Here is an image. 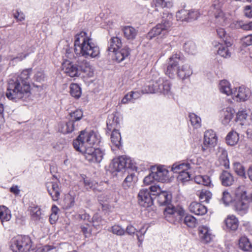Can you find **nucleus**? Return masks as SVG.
Instances as JSON below:
<instances>
[{
	"label": "nucleus",
	"mask_w": 252,
	"mask_h": 252,
	"mask_svg": "<svg viewBox=\"0 0 252 252\" xmlns=\"http://www.w3.org/2000/svg\"><path fill=\"white\" fill-rule=\"evenodd\" d=\"M172 20L173 17L171 14H164L161 22L150 31L148 33L147 38L152 39L157 36L163 37L167 35L171 30Z\"/></svg>",
	"instance_id": "5"
},
{
	"label": "nucleus",
	"mask_w": 252,
	"mask_h": 252,
	"mask_svg": "<svg viewBox=\"0 0 252 252\" xmlns=\"http://www.w3.org/2000/svg\"><path fill=\"white\" fill-rule=\"evenodd\" d=\"M221 5L218 0H215L212 6V7L215 10L214 11V15L216 19H218L220 23L224 22L225 20L224 15L222 11L220 9Z\"/></svg>",
	"instance_id": "30"
},
{
	"label": "nucleus",
	"mask_w": 252,
	"mask_h": 252,
	"mask_svg": "<svg viewBox=\"0 0 252 252\" xmlns=\"http://www.w3.org/2000/svg\"><path fill=\"white\" fill-rule=\"evenodd\" d=\"M81 230L85 237H90L92 235V227L88 224L81 226Z\"/></svg>",
	"instance_id": "58"
},
{
	"label": "nucleus",
	"mask_w": 252,
	"mask_h": 252,
	"mask_svg": "<svg viewBox=\"0 0 252 252\" xmlns=\"http://www.w3.org/2000/svg\"><path fill=\"white\" fill-rule=\"evenodd\" d=\"M108 231L118 236L124 235L126 233L125 230L119 225H114L111 226Z\"/></svg>",
	"instance_id": "49"
},
{
	"label": "nucleus",
	"mask_w": 252,
	"mask_h": 252,
	"mask_svg": "<svg viewBox=\"0 0 252 252\" xmlns=\"http://www.w3.org/2000/svg\"><path fill=\"white\" fill-rule=\"evenodd\" d=\"M157 201L160 205H165L171 200V195L165 191H161L157 196Z\"/></svg>",
	"instance_id": "34"
},
{
	"label": "nucleus",
	"mask_w": 252,
	"mask_h": 252,
	"mask_svg": "<svg viewBox=\"0 0 252 252\" xmlns=\"http://www.w3.org/2000/svg\"><path fill=\"white\" fill-rule=\"evenodd\" d=\"M70 94L75 98H80L82 94L80 87L77 84H71L70 86Z\"/></svg>",
	"instance_id": "44"
},
{
	"label": "nucleus",
	"mask_w": 252,
	"mask_h": 252,
	"mask_svg": "<svg viewBox=\"0 0 252 252\" xmlns=\"http://www.w3.org/2000/svg\"><path fill=\"white\" fill-rule=\"evenodd\" d=\"M13 15L17 22H22L25 19V16L24 13L18 9L16 10L15 11L13 12Z\"/></svg>",
	"instance_id": "62"
},
{
	"label": "nucleus",
	"mask_w": 252,
	"mask_h": 252,
	"mask_svg": "<svg viewBox=\"0 0 252 252\" xmlns=\"http://www.w3.org/2000/svg\"><path fill=\"white\" fill-rule=\"evenodd\" d=\"M114 193L111 192H105L100 194L98 197L100 203H111L113 199Z\"/></svg>",
	"instance_id": "45"
},
{
	"label": "nucleus",
	"mask_w": 252,
	"mask_h": 252,
	"mask_svg": "<svg viewBox=\"0 0 252 252\" xmlns=\"http://www.w3.org/2000/svg\"><path fill=\"white\" fill-rule=\"evenodd\" d=\"M242 44L245 47L252 45V34L245 36L241 38Z\"/></svg>",
	"instance_id": "61"
},
{
	"label": "nucleus",
	"mask_w": 252,
	"mask_h": 252,
	"mask_svg": "<svg viewBox=\"0 0 252 252\" xmlns=\"http://www.w3.org/2000/svg\"><path fill=\"white\" fill-rule=\"evenodd\" d=\"M124 37L127 40H134L137 34L138 30L131 26H124L122 28Z\"/></svg>",
	"instance_id": "25"
},
{
	"label": "nucleus",
	"mask_w": 252,
	"mask_h": 252,
	"mask_svg": "<svg viewBox=\"0 0 252 252\" xmlns=\"http://www.w3.org/2000/svg\"><path fill=\"white\" fill-rule=\"evenodd\" d=\"M248 114L246 110H239L236 114V122H239L241 125H247L248 124Z\"/></svg>",
	"instance_id": "37"
},
{
	"label": "nucleus",
	"mask_w": 252,
	"mask_h": 252,
	"mask_svg": "<svg viewBox=\"0 0 252 252\" xmlns=\"http://www.w3.org/2000/svg\"><path fill=\"white\" fill-rule=\"evenodd\" d=\"M189 11L185 9H182L177 13L176 17L178 20L189 22Z\"/></svg>",
	"instance_id": "53"
},
{
	"label": "nucleus",
	"mask_w": 252,
	"mask_h": 252,
	"mask_svg": "<svg viewBox=\"0 0 252 252\" xmlns=\"http://www.w3.org/2000/svg\"><path fill=\"white\" fill-rule=\"evenodd\" d=\"M31 73V68L24 69L19 75L13 76L9 79L6 93V96L9 99L25 100L30 96L31 86L29 79Z\"/></svg>",
	"instance_id": "2"
},
{
	"label": "nucleus",
	"mask_w": 252,
	"mask_h": 252,
	"mask_svg": "<svg viewBox=\"0 0 252 252\" xmlns=\"http://www.w3.org/2000/svg\"><path fill=\"white\" fill-rule=\"evenodd\" d=\"M122 46L121 39L118 37H112L110 40L109 46L108 50L111 52H114L119 50Z\"/></svg>",
	"instance_id": "31"
},
{
	"label": "nucleus",
	"mask_w": 252,
	"mask_h": 252,
	"mask_svg": "<svg viewBox=\"0 0 252 252\" xmlns=\"http://www.w3.org/2000/svg\"><path fill=\"white\" fill-rule=\"evenodd\" d=\"M182 212L175 210L174 207H168L166 208L164 212V215L166 220L171 223H174L177 216H181Z\"/></svg>",
	"instance_id": "22"
},
{
	"label": "nucleus",
	"mask_w": 252,
	"mask_h": 252,
	"mask_svg": "<svg viewBox=\"0 0 252 252\" xmlns=\"http://www.w3.org/2000/svg\"><path fill=\"white\" fill-rule=\"evenodd\" d=\"M112 134L111 135V140L113 146L118 149H120L122 147L121 135L119 130H112Z\"/></svg>",
	"instance_id": "33"
},
{
	"label": "nucleus",
	"mask_w": 252,
	"mask_h": 252,
	"mask_svg": "<svg viewBox=\"0 0 252 252\" xmlns=\"http://www.w3.org/2000/svg\"><path fill=\"white\" fill-rule=\"evenodd\" d=\"M218 46L217 53L218 55L225 58H229L231 56V53L227 46L222 44H219Z\"/></svg>",
	"instance_id": "47"
},
{
	"label": "nucleus",
	"mask_w": 252,
	"mask_h": 252,
	"mask_svg": "<svg viewBox=\"0 0 252 252\" xmlns=\"http://www.w3.org/2000/svg\"><path fill=\"white\" fill-rule=\"evenodd\" d=\"M184 50L190 54H194L196 53V46L192 41H189L184 44Z\"/></svg>",
	"instance_id": "52"
},
{
	"label": "nucleus",
	"mask_w": 252,
	"mask_h": 252,
	"mask_svg": "<svg viewBox=\"0 0 252 252\" xmlns=\"http://www.w3.org/2000/svg\"><path fill=\"white\" fill-rule=\"evenodd\" d=\"M11 218L10 211L5 206H0V220L4 225V222L8 221Z\"/></svg>",
	"instance_id": "36"
},
{
	"label": "nucleus",
	"mask_w": 252,
	"mask_h": 252,
	"mask_svg": "<svg viewBox=\"0 0 252 252\" xmlns=\"http://www.w3.org/2000/svg\"><path fill=\"white\" fill-rule=\"evenodd\" d=\"M184 223L189 227L193 228L196 226V219L191 215H187L184 219Z\"/></svg>",
	"instance_id": "51"
},
{
	"label": "nucleus",
	"mask_w": 252,
	"mask_h": 252,
	"mask_svg": "<svg viewBox=\"0 0 252 252\" xmlns=\"http://www.w3.org/2000/svg\"><path fill=\"white\" fill-rule=\"evenodd\" d=\"M65 208L69 209L74 206L75 203L74 195H72L70 193L67 195L65 198Z\"/></svg>",
	"instance_id": "55"
},
{
	"label": "nucleus",
	"mask_w": 252,
	"mask_h": 252,
	"mask_svg": "<svg viewBox=\"0 0 252 252\" xmlns=\"http://www.w3.org/2000/svg\"><path fill=\"white\" fill-rule=\"evenodd\" d=\"M239 140V134L235 131H230L226 137L227 144L230 146H234L237 143Z\"/></svg>",
	"instance_id": "38"
},
{
	"label": "nucleus",
	"mask_w": 252,
	"mask_h": 252,
	"mask_svg": "<svg viewBox=\"0 0 252 252\" xmlns=\"http://www.w3.org/2000/svg\"><path fill=\"white\" fill-rule=\"evenodd\" d=\"M129 159L125 156L114 158L109 165V170L112 173L118 172L127 166Z\"/></svg>",
	"instance_id": "10"
},
{
	"label": "nucleus",
	"mask_w": 252,
	"mask_h": 252,
	"mask_svg": "<svg viewBox=\"0 0 252 252\" xmlns=\"http://www.w3.org/2000/svg\"><path fill=\"white\" fill-rule=\"evenodd\" d=\"M218 156V165L219 166H223L227 169L229 167V161L227 158V151L221 148L218 149L217 152Z\"/></svg>",
	"instance_id": "19"
},
{
	"label": "nucleus",
	"mask_w": 252,
	"mask_h": 252,
	"mask_svg": "<svg viewBox=\"0 0 252 252\" xmlns=\"http://www.w3.org/2000/svg\"><path fill=\"white\" fill-rule=\"evenodd\" d=\"M70 120L76 123L79 124V121L83 116V111L81 109H76L75 111L70 113Z\"/></svg>",
	"instance_id": "46"
},
{
	"label": "nucleus",
	"mask_w": 252,
	"mask_h": 252,
	"mask_svg": "<svg viewBox=\"0 0 252 252\" xmlns=\"http://www.w3.org/2000/svg\"><path fill=\"white\" fill-rule=\"evenodd\" d=\"M238 245L239 249L244 252H252V244L250 240L246 236L240 238Z\"/></svg>",
	"instance_id": "29"
},
{
	"label": "nucleus",
	"mask_w": 252,
	"mask_h": 252,
	"mask_svg": "<svg viewBox=\"0 0 252 252\" xmlns=\"http://www.w3.org/2000/svg\"><path fill=\"white\" fill-rule=\"evenodd\" d=\"M233 169L235 173L240 176H245V171L244 167L239 162H235L233 164Z\"/></svg>",
	"instance_id": "54"
},
{
	"label": "nucleus",
	"mask_w": 252,
	"mask_h": 252,
	"mask_svg": "<svg viewBox=\"0 0 252 252\" xmlns=\"http://www.w3.org/2000/svg\"><path fill=\"white\" fill-rule=\"evenodd\" d=\"M221 200L224 204L228 205L232 202V198L228 191H224L222 193Z\"/></svg>",
	"instance_id": "63"
},
{
	"label": "nucleus",
	"mask_w": 252,
	"mask_h": 252,
	"mask_svg": "<svg viewBox=\"0 0 252 252\" xmlns=\"http://www.w3.org/2000/svg\"><path fill=\"white\" fill-rule=\"evenodd\" d=\"M32 241L28 236H18L12 239L10 248L14 252H29L32 249Z\"/></svg>",
	"instance_id": "6"
},
{
	"label": "nucleus",
	"mask_w": 252,
	"mask_h": 252,
	"mask_svg": "<svg viewBox=\"0 0 252 252\" xmlns=\"http://www.w3.org/2000/svg\"><path fill=\"white\" fill-rule=\"evenodd\" d=\"M180 60V55L178 54H175L173 55L170 58L167 65L165 74L168 75L170 78H174L180 66H179V62Z\"/></svg>",
	"instance_id": "8"
},
{
	"label": "nucleus",
	"mask_w": 252,
	"mask_h": 252,
	"mask_svg": "<svg viewBox=\"0 0 252 252\" xmlns=\"http://www.w3.org/2000/svg\"><path fill=\"white\" fill-rule=\"evenodd\" d=\"M62 70L71 77L77 76L78 72L77 66L69 60H65L62 63Z\"/></svg>",
	"instance_id": "16"
},
{
	"label": "nucleus",
	"mask_w": 252,
	"mask_h": 252,
	"mask_svg": "<svg viewBox=\"0 0 252 252\" xmlns=\"http://www.w3.org/2000/svg\"><path fill=\"white\" fill-rule=\"evenodd\" d=\"M202 161V159L201 158L195 156H190L185 160L189 169H195L197 167L202 168L201 166Z\"/></svg>",
	"instance_id": "26"
},
{
	"label": "nucleus",
	"mask_w": 252,
	"mask_h": 252,
	"mask_svg": "<svg viewBox=\"0 0 252 252\" xmlns=\"http://www.w3.org/2000/svg\"><path fill=\"white\" fill-rule=\"evenodd\" d=\"M189 211L198 216L205 215L207 212V208L203 205L197 202H191L189 206Z\"/></svg>",
	"instance_id": "20"
},
{
	"label": "nucleus",
	"mask_w": 252,
	"mask_h": 252,
	"mask_svg": "<svg viewBox=\"0 0 252 252\" xmlns=\"http://www.w3.org/2000/svg\"><path fill=\"white\" fill-rule=\"evenodd\" d=\"M189 117L191 124L194 128H197L201 126V120L199 116L194 113H190L189 114Z\"/></svg>",
	"instance_id": "48"
},
{
	"label": "nucleus",
	"mask_w": 252,
	"mask_h": 252,
	"mask_svg": "<svg viewBox=\"0 0 252 252\" xmlns=\"http://www.w3.org/2000/svg\"><path fill=\"white\" fill-rule=\"evenodd\" d=\"M130 50L127 46L124 47L122 49H120L116 52H113L115 54V59L116 61L120 63L128 57L130 54Z\"/></svg>",
	"instance_id": "27"
},
{
	"label": "nucleus",
	"mask_w": 252,
	"mask_h": 252,
	"mask_svg": "<svg viewBox=\"0 0 252 252\" xmlns=\"http://www.w3.org/2000/svg\"><path fill=\"white\" fill-rule=\"evenodd\" d=\"M151 75L152 84L146 86L145 91L147 93H159L162 78L159 76L157 72L154 71H152Z\"/></svg>",
	"instance_id": "11"
},
{
	"label": "nucleus",
	"mask_w": 252,
	"mask_h": 252,
	"mask_svg": "<svg viewBox=\"0 0 252 252\" xmlns=\"http://www.w3.org/2000/svg\"><path fill=\"white\" fill-rule=\"evenodd\" d=\"M224 221L226 228L229 230L236 231L238 228V219L233 215H228Z\"/></svg>",
	"instance_id": "21"
},
{
	"label": "nucleus",
	"mask_w": 252,
	"mask_h": 252,
	"mask_svg": "<svg viewBox=\"0 0 252 252\" xmlns=\"http://www.w3.org/2000/svg\"><path fill=\"white\" fill-rule=\"evenodd\" d=\"M219 90L220 92L227 95H231L234 91L231 88L230 83L225 80H223L220 81L219 84Z\"/></svg>",
	"instance_id": "32"
},
{
	"label": "nucleus",
	"mask_w": 252,
	"mask_h": 252,
	"mask_svg": "<svg viewBox=\"0 0 252 252\" xmlns=\"http://www.w3.org/2000/svg\"><path fill=\"white\" fill-rule=\"evenodd\" d=\"M234 195V209L240 215L246 214L249 208V201H252V192L250 197L247 195V191L244 186H239L233 191Z\"/></svg>",
	"instance_id": "4"
},
{
	"label": "nucleus",
	"mask_w": 252,
	"mask_h": 252,
	"mask_svg": "<svg viewBox=\"0 0 252 252\" xmlns=\"http://www.w3.org/2000/svg\"><path fill=\"white\" fill-rule=\"evenodd\" d=\"M78 123H76L70 120L62 127L61 131L63 133H70L78 127Z\"/></svg>",
	"instance_id": "39"
},
{
	"label": "nucleus",
	"mask_w": 252,
	"mask_h": 252,
	"mask_svg": "<svg viewBox=\"0 0 252 252\" xmlns=\"http://www.w3.org/2000/svg\"><path fill=\"white\" fill-rule=\"evenodd\" d=\"M188 170L189 169L185 161L181 163H175L172 165L171 168V170L176 173H179Z\"/></svg>",
	"instance_id": "40"
},
{
	"label": "nucleus",
	"mask_w": 252,
	"mask_h": 252,
	"mask_svg": "<svg viewBox=\"0 0 252 252\" xmlns=\"http://www.w3.org/2000/svg\"><path fill=\"white\" fill-rule=\"evenodd\" d=\"M217 32L220 38L222 39L225 44H227V40L228 39V36L224 29L222 28H219L217 30Z\"/></svg>",
	"instance_id": "60"
},
{
	"label": "nucleus",
	"mask_w": 252,
	"mask_h": 252,
	"mask_svg": "<svg viewBox=\"0 0 252 252\" xmlns=\"http://www.w3.org/2000/svg\"><path fill=\"white\" fill-rule=\"evenodd\" d=\"M162 81L159 89V93L167 95L171 94V84L170 82L167 80H164L162 78Z\"/></svg>",
	"instance_id": "41"
},
{
	"label": "nucleus",
	"mask_w": 252,
	"mask_h": 252,
	"mask_svg": "<svg viewBox=\"0 0 252 252\" xmlns=\"http://www.w3.org/2000/svg\"><path fill=\"white\" fill-rule=\"evenodd\" d=\"M178 179L182 183L188 181L190 179V175L188 171L178 173Z\"/></svg>",
	"instance_id": "56"
},
{
	"label": "nucleus",
	"mask_w": 252,
	"mask_h": 252,
	"mask_svg": "<svg viewBox=\"0 0 252 252\" xmlns=\"http://www.w3.org/2000/svg\"><path fill=\"white\" fill-rule=\"evenodd\" d=\"M199 236L201 240L204 243H208L212 240L211 231L206 226H201L198 228Z\"/></svg>",
	"instance_id": "24"
},
{
	"label": "nucleus",
	"mask_w": 252,
	"mask_h": 252,
	"mask_svg": "<svg viewBox=\"0 0 252 252\" xmlns=\"http://www.w3.org/2000/svg\"><path fill=\"white\" fill-rule=\"evenodd\" d=\"M156 176V181L161 182H168L170 181L169 171L164 166H158L152 168Z\"/></svg>",
	"instance_id": "12"
},
{
	"label": "nucleus",
	"mask_w": 252,
	"mask_h": 252,
	"mask_svg": "<svg viewBox=\"0 0 252 252\" xmlns=\"http://www.w3.org/2000/svg\"><path fill=\"white\" fill-rule=\"evenodd\" d=\"M92 220L93 226L96 228L102 224V218L98 214L94 215Z\"/></svg>",
	"instance_id": "57"
},
{
	"label": "nucleus",
	"mask_w": 252,
	"mask_h": 252,
	"mask_svg": "<svg viewBox=\"0 0 252 252\" xmlns=\"http://www.w3.org/2000/svg\"><path fill=\"white\" fill-rule=\"evenodd\" d=\"M84 186L87 190L92 189L95 190L97 186V184L91 181L90 180H84Z\"/></svg>",
	"instance_id": "64"
},
{
	"label": "nucleus",
	"mask_w": 252,
	"mask_h": 252,
	"mask_svg": "<svg viewBox=\"0 0 252 252\" xmlns=\"http://www.w3.org/2000/svg\"><path fill=\"white\" fill-rule=\"evenodd\" d=\"M81 72L83 73V77L87 78L94 77V68L90 62L87 61H83L79 66Z\"/></svg>",
	"instance_id": "18"
},
{
	"label": "nucleus",
	"mask_w": 252,
	"mask_h": 252,
	"mask_svg": "<svg viewBox=\"0 0 252 252\" xmlns=\"http://www.w3.org/2000/svg\"><path fill=\"white\" fill-rule=\"evenodd\" d=\"M235 114V110L231 107H227L220 112V120L224 126H228L233 119Z\"/></svg>",
	"instance_id": "14"
},
{
	"label": "nucleus",
	"mask_w": 252,
	"mask_h": 252,
	"mask_svg": "<svg viewBox=\"0 0 252 252\" xmlns=\"http://www.w3.org/2000/svg\"><path fill=\"white\" fill-rule=\"evenodd\" d=\"M153 4L156 7L169 8L172 6V3L170 1H165V0H153Z\"/></svg>",
	"instance_id": "50"
},
{
	"label": "nucleus",
	"mask_w": 252,
	"mask_h": 252,
	"mask_svg": "<svg viewBox=\"0 0 252 252\" xmlns=\"http://www.w3.org/2000/svg\"><path fill=\"white\" fill-rule=\"evenodd\" d=\"M74 46L76 54L85 58L93 59L99 57V47L93 41L91 36L85 32H81L75 35Z\"/></svg>",
	"instance_id": "3"
},
{
	"label": "nucleus",
	"mask_w": 252,
	"mask_h": 252,
	"mask_svg": "<svg viewBox=\"0 0 252 252\" xmlns=\"http://www.w3.org/2000/svg\"><path fill=\"white\" fill-rule=\"evenodd\" d=\"M137 177L134 173L128 175L123 183V186L125 189L129 188L134 186L137 181Z\"/></svg>",
	"instance_id": "35"
},
{
	"label": "nucleus",
	"mask_w": 252,
	"mask_h": 252,
	"mask_svg": "<svg viewBox=\"0 0 252 252\" xmlns=\"http://www.w3.org/2000/svg\"><path fill=\"white\" fill-rule=\"evenodd\" d=\"M46 188L49 194L53 200L57 201L60 196V188L58 182H48L46 184Z\"/></svg>",
	"instance_id": "15"
},
{
	"label": "nucleus",
	"mask_w": 252,
	"mask_h": 252,
	"mask_svg": "<svg viewBox=\"0 0 252 252\" xmlns=\"http://www.w3.org/2000/svg\"><path fill=\"white\" fill-rule=\"evenodd\" d=\"M197 195L202 202H206L207 203L209 201L212 196V193L206 189L198 190L197 192Z\"/></svg>",
	"instance_id": "43"
},
{
	"label": "nucleus",
	"mask_w": 252,
	"mask_h": 252,
	"mask_svg": "<svg viewBox=\"0 0 252 252\" xmlns=\"http://www.w3.org/2000/svg\"><path fill=\"white\" fill-rule=\"evenodd\" d=\"M192 70L189 65L185 64L180 67L177 72V75L182 80H185L189 78L192 74Z\"/></svg>",
	"instance_id": "23"
},
{
	"label": "nucleus",
	"mask_w": 252,
	"mask_h": 252,
	"mask_svg": "<svg viewBox=\"0 0 252 252\" xmlns=\"http://www.w3.org/2000/svg\"><path fill=\"white\" fill-rule=\"evenodd\" d=\"M221 184L223 186L228 187L232 185L234 179L232 175L227 171H223L220 177Z\"/></svg>",
	"instance_id": "28"
},
{
	"label": "nucleus",
	"mask_w": 252,
	"mask_h": 252,
	"mask_svg": "<svg viewBox=\"0 0 252 252\" xmlns=\"http://www.w3.org/2000/svg\"><path fill=\"white\" fill-rule=\"evenodd\" d=\"M252 96L251 90L244 86L235 88L232 94L233 99L237 102H245L249 100Z\"/></svg>",
	"instance_id": "7"
},
{
	"label": "nucleus",
	"mask_w": 252,
	"mask_h": 252,
	"mask_svg": "<svg viewBox=\"0 0 252 252\" xmlns=\"http://www.w3.org/2000/svg\"><path fill=\"white\" fill-rule=\"evenodd\" d=\"M100 136L94 132L82 131L73 141L74 149L82 153L86 159L92 163H100L103 158L104 152L93 146L100 142Z\"/></svg>",
	"instance_id": "1"
},
{
	"label": "nucleus",
	"mask_w": 252,
	"mask_h": 252,
	"mask_svg": "<svg viewBox=\"0 0 252 252\" xmlns=\"http://www.w3.org/2000/svg\"><path fill=\"white\" fill-rule=\"evenodd\" d=\"M121 117L120 114L116 112L108 116L107 122V128L109 130L117 129L119 127Z\"/></svg>",
	"instance_id": "17"
},
{
	"label": "nucleus",
	"mask_w": 252,
	"mask_h": 252,
	"mask_svg": "<svg viewBox=\"0 0 252 252\" xmlns=\"http://www.w3.org/2000/svg\"><path fill=\"white\" fill-rule=\"evenodd\" d=\"M138 198L139 204L144 207H149L153 204V200L148 189H141L138 194Z\"/></svg>",
	"instance_id": "13"
},
{
	"label": "nucleus",
	"mask_w": 252,
	"mask_h": 252,
	"mask_svg": "<svg viewBox=\"0 0 252 252\" xmlns=\"http://www.w3.org/2000/svg\"><path fill=\"white\" fill-rule=\"evenodd\" d=\"M139 96V93L138 92L131 91L124 96L121 100V103H128V102H131L133 100L137 99Z\"/></svg>",
	"instance_id": "42"
},
{
	"label": "nucleus",
	"mask_w": 252,
	"mask_h": 252,
	"mask_svg": "<svg viewBox=\"0 0 252 252\" xmlns=\"http://www.w3.org/2000/svg\"><path fill=\"white\" fill-rule=\"evenodd\" d=\"M217 141L218 138L214 131L212 129L205 131L202 147V150L205 151L208 148L214 147L217 145Z\"/></svg>",
	"instance_id": "9"
},
{
	"label": "nucleus",
	"mask_w": 252,
	"mask_h": 252,
	"mask_svg": "<svg viewBox=\"0 0 252 252\" xmlns=\"http://www.w3.org/2000/svg\"><path fill=\"white\" fill-rule=\"evenodd\" d=\"M154 181H156V176H155L154 172L152 170V172L144 178L143 183L145 185H149L153 183Z\"/></svg>",
	"instance_id": "59"
}]
</instances>
